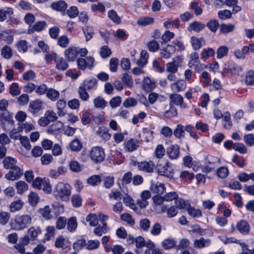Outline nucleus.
I'll use <instances>...</instances> for the list:
<instances>
[{
    "mask_svg": "<svg viewBox=\"0 0 254 254\" xmlns=\"http://www.w3.org/2000/svg\"><path fill=\"white\" fill-rule=\"evenodd\" d=\"M94 107L96 108L104 109L107 106L108 102L101 96H98L94 100Z\"/></svg>",
    "mask_w": 254,
    "mask_h": 254,
    "instance_id": "35",
    "label": "nucleus"
},
{
    "mask_svg": "<svg viewBox=\"0 0 254 254\" xmlns=\"http://www.w3.org/2000/svg\"><path fill=\"white\" fill-rule=\"evenodd\" d=\"M205 27V25L202 23L198 21H193L190 23L188 27L189 31H194L196 32H199L202 31Z\"/></svg>",
    "mask_w": 254,
    "mask_h": 254,
    "instance_id": "24",
    "label": "nucleus"
},
{
    "mask_svg": "<svg viewBox=\"0 0 254 254\" xmlns=\"http://www.w3.org/2000/svg\"><path fill=\"white\" fill-rule=\"evenodd\" d=\"M23 206V203L20 200H17L12 202L9 206L10 210L11 212H15L20 210Z\"/></svg>",
    "mask_w": 254,
    "mask_h": 254,
    "instance_id": "46",
    "label": "nucleus"
},
{
    "mask_svg": "<svg viewBox=\"0 0 254 254\" xmlns=\"http://www.w3.org/2000/svg\"><path fill=\"white\" fill-rule=\"evenodd\" d=\"M108 17L114 23L116 24H120L121 20L120 17L118 15L117 13L114 10H110L108 12Z\"/></svg>",
    "mask_w": 254,
    "mask_h": 254,
    "instance_id": "45",
    "label": "nucleus"
},
{
    "mask_svg": "<svg viewBox=\"0 0 254 254\" xmlns=\"http://www.w3.org/2000/svg\"><path fill=\"white\" fill-rule=\"evenodd\" d=\"M87 90L83 88L81 85L78 88V93L79 94L80 98L83 101H87L89 98V95L87 92Z\"/></svg>",
    "mask_w": 254,
    "mask_h": 254,
    "instance_id": "62",
    "label": "nucleus"
},
{
    "mask_svg": "<svg viewBox=\"0 0 254 254\" xmlns=\"http://www.w3.org/2000/svg\"><path fill=\"white\" fill-rule=\"evenodd\" d=\"M185 127L181 124H178L174 130L173 134L178 138L182 139L185 137Z\"/></svg>",
    "mask_w": 254,
    "mask_h": 254,
    "instance_id": "32",
    "label": "nucleus"
},
{
    "mask_svg": "<svg viewBox=\"0 0 254 254\" xmlns=\"http://www.w3.org/2000/svg\"><path fill=\"white\" fill-rule=\"evenodd\" d=\"M23 174V170L18 166H16L10 169L8 173L5 174L6 179L10 181H14L19 179Z\"/></svg>",
    "mask_w": 254,
    "mask_h": 254,
    "instance_id": "7",
    "label": "nucleus"
},
{
    "mask_svg": "<svg viewBox=\"0 0 254 254\" xmlns=\"http://www.w3.org/2000/svg\"><path fill=\"white\" fill-rule=\"evenodd\" d=\"M220 163V159L216 157L208 155L205 159V164L211 167L214 169L217 167Z\"/></svg>",
    "mask_w": 254,
    "mask_h": 254,
    "instance_id": "22",
    "label": "nucleus"
},
{
    "mask_svg": "<svg viewBox=\"0 0 254 254\" xmlns=\"http://www.w3.org/2000/svg\"><path fill=\"white\" fill-rule=\"evenodd\" d=\"M81 85L87 90H95L97 88V80L93 78L85 80Z\"/></svg>",
    "mask_w": 254,
    "mask_h": 254,
    "instance_id": "29",
    "label": "nucleus"
},
{
    "mask_svg": "<svg viewBox=\"0 0 254 254\" xmlns=\"http://www.w3.org/2000/svg\"><path fill=\"white\" fill-rule=\"evenodd\" d=\"M175 52V48L173 46L168 45L166 48L161 50L160 56L161 58L168 59Z\"/></svg>",
    "mask_w": 254,
    "mask_h": 254,
    "instance_id": "18",
    "label": "nucleus"
},
{
    "mask_svg": "<svg viewBox=\"0 0 254 254\" xmlns=\"http://www.w3.org/2000/svg\"><path fill=\"white\" fill-rule=\"evenodd\" d=\"M89 156L94 163H100L104 161L105 157L104 150L99 146L94 147L90 152Z\"/></svg>",
    "mask_w": 254,
    "mask_h": 254,
    "instance_id": "4",
    "label": "nucleus"
},
{
    "mask_svg": "<svg viewBox=\"0 0 254 254\" xmlns=\"http://www.w3.org/2000/svg\"><path fill=\"white\" fill-rule=\"evenodd\" d=\"M172 90L174 92L184 91L187 87V82L184 79H180L170 85Z\"/></svg>",
    "mask_w": 254,
    "mask_h": 254,
    "instance_id": "10",
    "label": "nucleus"
},
{
    "mask_svg": "<svg viewBox=\"0 0 254 254\" xmlns=\"http://www.w3.org/2000/svg\"><path fill=\"white\" fill-rule=\"evenodd\" d=\"M156 169L159 175L167 178H173L174 170L171 164L168 162H158Z\"/></svg>",
    "mask_w": 254,
    "mask_h": 254,
    "instance_id": "3",
    "label": "nucleus"
},
{
    "mask_svg": "<svg viewBox=\"0 0 254 254\" xmlns=\"http://www.w3.org/2000/svg\"><path fill=\"white\" fill-rule=\"evenodd\" d=\"M96 134L105 141L109 140L111 137V134L109 133L108 128L104 127H99L96 131Z\"/></svg>",
    "mask_w": 254,
    "mask_h": 254,
    "instance_id": "26",
    "label": "nucleus"
},
{
    "mask_svg": "<svg viewBox=\"0 0 254 254\" xmlns=\"http://www.w3.org/2000/svg\"><path fill=\"white\" fill-rule=\"evenodd\" d=\"M154 19L150 17H142L139 18L137 23L141 26H145L153 23Z\"/></svg>",
    "mask_w": 254,
    "mask_h": 254,
    "instance_id": "40",
    "label": "nucleus"
},
{
    "mask_svg": "<svg viewBox=\"0 0 254 254\" xmlns=\"http://www.w3.org/2000/svg\"><path fill=\"white\" fill-rule=\"evenodd\" d=\"M18 193H22L28 190V185L24 181H19L16 184Z\"/></svg>",
    "mask_w": 254,
    "mask_h": 254,
    "instance_id": "52",
    "label": "nucleus"
},
{
    "mask_svg": "<svg viewBox=\"0 0 254 254\" xmlns=\"http://www.w3.org/2000/svg\"><path fill=\"white\" fill-rule=\"evenodd\" d=\"M66 224H67V229L71 232L74 231L77 226L75 217L70 218Z\"/></svg>",
    "mask_w": 254,
    "mask_h": 254,
    "instance_id": "44",
    "label": "nucleus"
},
{
    "mask_svg": "<svg viewBox=\"0 0 254 254\" xmlns=\"http://www.w3.org/2000/svg\"><path fill=\"white\" fill-rule=\"evenodd\" d=\"M41 190H43L47 193L51 192L52 190V187L50 184L49 180L48 178H44V182H43Z\"/></svg>",
    "mask_w": 254,
    "mask_h": 254,
    "instance_id": "61",
    "label": "nucleus"
},
{
    "mask_svg": "<svg viewBox=\"0 0 254 254\" xmlns=\"http://www.w3.org/2000/svg\"><path fill=\"white\" fill-rule=\"evenodd\" d=\"M170 99L175 105L179 106L182 109H185L187 106L184 102V99L182 96L178 94H171L170 96Z\"/></svg>",
    "mask_w": 254,
    "mask_h": 254,
    "instance_id": "13",
    "label": "nucleus"
},
{
    "mask_svg": "<svg viewBox=\"0 0 254 254\" xmlns=\"http://www.w3.org/2000/svg\"><path fill=\"white\" fill-rule=\"evenodd\" d=\"M206 26L212 32H215L217 31L220 25L217 20L213 19L209 21L207 23Z\"/></svg>",
    "mask_w": 254,
    "mask_h": 254,
    "instance_id": "54",
    "label": "nucleus"
},
{
    "mask_svg": "<svg viewBox=\"0 0 254 254\" xmlns=\"http://www.w3.org/2000/svg\"><path fill=\"white\" fill-rule=\"evenodd\" d=\"M86 220L89 222V225L91 226H96L98 224V216L95 214H88L86 218Z\"/></svg>",
    "mask_w": 254,
    "mask_h": 254,
    "instance_id": "49",
    "label": "nucleus"
},
{
    "mask_svg": "<svg viewBox=\"0 0 254 254\" xmlns=\"http://www.w3.org/2000/svg\"><path fill=\"white\" fill-rule=\"evenodd\" d=\"M0 121L3 124L7 123L10 125H13L14 121L12 120V115L8 110L0 112Z\"/></svg>",
    "mask_w": 254,
    "mask_h": 254,
    "instance_id": "16",
    "label": "nucleus"
},
{
    "mask_svg": "<svg viewBox=\"0 0 254 254\" xmlns=\"http://www.w3.org/2000/svg\"><path fill=\"white\" fill-rule=\"evenodd\" d=\"M43 105V102L39 99L31 101L29 104V111L34 114H36L42 109Z\"/></svg>",
    "mask_w": 254,
    "mask_h": 254,
    "instance_id": "15",
    "label": "nucleus"
},
{
    "mask_svg": "<svg viewBox=\"0 0 254 254\" xmlns=\"http://www.w3.org/2000/svg\"><path fill=\"white\" fill-rule=\"evenodd\" d=\"M83 32L87 41H89L92 38L94 34V30L92 27L87 26L84 28L83 29Z\"/></svg>",
    "mask_w": 254,
    "mask_h": 254,
    "instance_id": "58",
    "label": "nucleus"
},
{
    "mask_svg": "<svg viewBox=\"0 0 254 254\" xmlns=\"http://www.w3.org/2000/svg\"><path fill=\"white\" fill-rule=\"evenodd\" d=\"M166 153L170 159H177L180 157V147L177 144H172L166 148Z\"/></svg>",
    "mask_w": 254,
    "mask_h": 254,
    "instance_id": "9",
    "label": "nucleus"
},
{
    "mask_svg": "<svg viewBox=\"0 0 254 254\" xmlns=\"http://www.w3.org/2000/svg\"><path fill=\"white\" fill-rule=\"evenodd\" d=\"M133 165L137 166L138 169L141 171L146 173H152L153 172L154 168V164L151 161H134Z\"/></svg>",
    "mask_w": 254,
    "mask_h": 254,
    "instance_id": "6",
    "label": "nucleus"
},
{
    "mask_svg": "<svg viewBox=\"0 0 254 254\" xmlns=\"http://www.w3.org/2000/svg\"><path fill=\"white\" fill-rule=\"evenodd\" d=\"M82 147V143L77 139H74L70 143V148L72 151H79Z\"/></svg>",
    "mask_w": 254,
    "mask_h": 254,
    "instance_id": "42",
    "label": "nucleus"
},
{
    "mask_svg": "<svg viewBox=\"0 0 254 254\" xmlns=\"http://www.w3.org/2000/svg\"><path fill=\"white\" fill-rule=\"evenodd\" d=\"M64 55L67 61L74 62L77 60L78 55L77 48L74 47L68 48L64 51Z\"/></svg>",
    "mask_w": 254,
    "mask_h": 254,
    "instance_id": "8",
    "label": "nucleus"
},
{
    "mask_svg": "<svg viewBox=\"0 0 254 254\" xmlns=\"http://www.w3.org/2000/svg\"><path fill=\"white\" fill-rule=\"evenodd\" d=\"M16 47L19 52L25 53L28 50V43L25 40H20L17 42Z\"/></svg>",
    "mask_w": 254,
    "mask_h": 254,
    "instance_id": "48",
    "label": "nucleus"
},
{
    "mask_svg": "<svg viewBox=\"0 0 254 254\" xmlns=\"http://www.w3.org/2000/svg\"><path fill=\"white\" fill-rule=\"evenodd\" d=\"M10 217V214L7 212L0 210V224L4 225L7 223Z\"/></svg>",
    "mask_w": 254,
    "mask_h": 254,
    "instance_id": "50",
    "label": "nucleus"
},
{
    "mask_svg": "<svg viewBox=\"0 0 254 254\" xmlns=\"http://www.w3.org/2000/svg\"><path fill=\"white\" fill-rule=\"evenodd\" d=\"M151 197V193L149 190H143L140 194V198L137 200V204L140 208H145L148 204L147 199Z\"/></svg>",
    "mask_w": 254,
    "mask_h": 254,
    "instance_id": "11",
    "label": "nucleus"
},
{
    "mask_svg": "<svg viewBox=\"0 0 254 254\" xmlns=\"http://www.w3.org/2000/svg\"><path fill=\"white\" fill-rule=\"evenodd\" d=\"M137 103V100L132 97L127 98L123 102V105L125 108H129L134 107Z\"/></svg>",
    "mask_w": 254,
    "mask_h": 254,
    "instance_id": "57",
    "label": "nucleus"
},
{
    "mask_svg": "<svg viewBox=\"0 0 254 254\" xmlns=\"http://www.w3.org/2000/svg\"><path fill=\"white\" fill-rule=\"evenodd\" d=\"M180 58L176 57L173 59L171 62L166 64V71L168 72L176 73L178 71Z\"/></svg>",
    "mask_w": 254,
    "mask_h": 254,
    "instance_id": "12",
    "label": "nucleus"
},
{
    "mask_svg": "<svg viewBox=\"0 0 254 254\" xmlns=\"http://www.w3.org/2000/svg\"><path fill=\"white\" fill-rule=\"evenodd\" d=\"M71 186L67 183H59L55 187L53 194L57 199L67 201L71 195Z\"/></svg>",
    "mask_w": 254,
    "mask_h": 254,
    "instance_id": "1",
    "label": "nucleus"
},
{
    "mask_svg": "<svg viewBox=\"0 0 254 254\" xmlns=\"http://www.w3.org/2000/svg\"><path fill=\"white\" fill-rule=\"evenodd\" d=\"M50 7L54 10L63 12L66 9L67 4L64 0H59L53 2L51 4Z\"/></svg>",
    "mask_w": 254,
    "mask_h": 254,
    "instance_id": "14",
    "label": "nucleus"
},
{
    "mask_svg": "<svg viewBox=\"0 0 254 254\" xmlns=\"http://www.w3.org/2000/svg\"><path fill=\"white\" fill-rule=\"evenodd\" d=\"M13 13V9L10 7H4L0 9V21H3L7 17L10 16Z\"/></svg>",
    "mask_w": 254,
    "mask_h": 254,
    "instance_id": "33",
    "label": "nucleus"
},
{
    "mask_svg": "<svg viewBox=\"0 0 254 254\" xmlns=\"http://www.w3.org/2000/svg\"><path fill=\"white\" fill-rule=\"evenodd\" d=\"M3 167L6 169H11L17 166V160L11 157H6L2 161Z\"/></svg>",
    "mask_w": 254,
    "mask_h": 254,
    "instance_id": "23",
    "label": "nucleus"
},
{
    "mask_svg": "<svg viewBox=\"0 0 254 254\" xmlns=\"http://www.w3.org/2000/svg\"><path fill=\"white\" fill-rule=\"evenodd\" d=\"M228 67L232 74H238L242 71V68L233 61H229L228 63Z\"/></svg>",
    "mask_w": 254,
    "mask_h": 254,
    "instance_id": "37",
    "label": "nucleus"
},
{
    "mask_svg": "<svg viewBox=\"0 0 254 254\" xmlns=\"http://www.w3.org/2000/svg\"><path fill=\"white\" fill-rule=\"evenodd\" d=\"M66 102L64 99L59 100L57 102V108L58 114L60 116H64L65 115L64 108L66 107Z\"/></svg>",
    "mask_w": 254,
    "mask_h": 254,
    "instance_id": "34",
    "label": "nucleus"
},
{
    "mask_svg": "<svg viewBox=\"0 0 254 254\" xmlns=\"http://www.w3.org/2000/svg\"><path fill=\"white\" fill-rule=\"evenodd\" d=\"M122 103V98L120 96H116L112 98L109 104L112 109L119 107Z\"/></svg>",
    "mask_w": 254,
    "mask_h": 254,
    "instance_id": "55",
    "label": "nucleus"
},
{
    "mask_svg": "<svg viewBox=\"0 0 254 254\" xmlns=\"http://www.w3.org/2000/svg\"><path fill=\"white\" fill-rule=\"evenodd\" d=\"M245 82L248 85H254V72L253 71H249L247 72Z\"/></svg>",
    "mask_w": 254,
    "mask_h": 254,
    "instance_id": "64",
    "label": "nucleus"
},
{
    "mask_svg": "<svg viewBox=\"0 0 254 254\" xmlns=\"http://www.w3.org/2000/svg\"><path fill=\"white\" fill-rule=\"evenodd\" d=\"M42 230L38 227L37 228L31 227L28 231V234L31 239L34 240L41 234Z\"/></svg>",
    "mask_w": 254,
    "mask_h": 254,
    "instance_id": "36",
    "label": "nucleus"
},
{
    "mask_svg": "<svg viewBox=\"0 0 254 254\" xmlns=\"http://www.w3.org/2000/svg\"><path fill=\"white\" fill-rule=\"evenodd\" d=\"M140 137L142 140L149 142L153 138L152 131L147 128L144 129L143 132L140 134Z\"/></svg>",
    "mask_w": 254,
    "mask_h": 254,
    "instance_id": "39",
    "label": "nucleus"
},
{
    "mask_svg": "<svg viewBox=\"0 0 254 254\" xmlns=\"http://www.w3.org/2000/svg\"><path fill=\"white\" fill-rule=\"evenodd\" d=\"M139 146V141L136 139H130L125 143V148L129 152L137 149Z\"/></svg>",
    "mask_w": 254,
    "mask_h": 254,
    "instance_id": "25",
    "label": "nucleus"
},
{
    "mask_svg": "<svg viewBox=\"0 0 254 254\" xmlns=\"http://www.w3.org/2000/svg\"><path fill=\"white\" fill-rule=\"evenodd\" d=\"M190 43L195 50H199L203 45H205V41L202 37L197 38L192 36L190 38Z\"/></svg>",
    "mask_w": 254,
    "mask_h": 254,
    "instance_id": "21",
    "label": "nucleus"
},
{
    "mask_svg": "<svg viewBox=\"0 0 254 254\" xmlns=\"http://www.w3.org/2000/svg\"><path fill=\"white\" fill-rule=\"evenodd\" d=\"M39 212L46 219H50L52 217L51 214V209L49 206H46L43 208L40 209Z\"/></svg>",
    "mask_w": 254,
    "mask_h": 254,
    "instance_id": "56",
    "label": "nucleus"
},
{
    "mask_svg": "<svg viewBox=\"0 0 254 254\" xmlns=\"http://www.w3.org/2000/svg\"><path fill=\"white\" fill-rule=\"evenodd\" d=\"M67 62L63 58L59 57L57 60H56V67L59 70H65L68 67Z\"/></svg>",
    "mask_w": 254,
    "mask_h": 254,
    "instance_id": "30",
    "label": "nucleus"
},
{
    "mask_svg": "<svg viewBox=\"0 0 254 254\" xmlns=\"http://www.w3.org/2000/svg\"><path fill=\"white\" fill-rule=\"evenodd\" d=\"M162 246L165 249L168 250L174 247L176 243L173 239H166L162 242Z\"/></svg>",
    "mask_w": 254,
    "mask_h": 254,
    "instance_id": "41",
    "label": "nucleus"
},
{
    "mask_svg": "<svg viewBox=\"0 0 254 254\" xmlns=\"http://www.w3.org/2000/svg\"><path fill=\"white\" fill-rule=\"evenodd\" d=\"M250 226L249 223L245 220H240L236 225V229L239 232L243 234H247L250 231Z\"/></svg>",
    "mask_w": 254,
    "mask_h": 254,
    "instance_id": "17",
    "label": "nucleus"
},
{
    "mask_svg": "<svg viewBox=\"0 0 254 254\" xmlns=\"http://www.w3.org/2000/svg\"><path fill=\"white\" fill-rule=\"evenodd\" d=\"M228 52V47L225 46H221L218 48L216 51L217 58L218 59H221L226 56Z\"/></svg>",
    "mask_w": 254,
    "mask_h": 254,
    "instance_id": "53",
    "label": "nucleus"
},
{
    "mask_svg": "<svg viewBox=\"0 0 254 254\" xmlns=\"http://www.w3.org/2000/svg\"><path fill=\"white\" fill-rule=\"evenodd\" d=\"M192 231L199 234L200 236H204L208 235L209 236H211L213 235V232L209 229H202L198 225H194L192 227Z\"/></svg>",
    "mask_w": 254,
    "mask_h": 254,
    "instance_id": "31",
    "label": "nucleus"
},
{
    "mask_svg": "<svg viewBox=\"0 0 254 254\" xmlns=\"http://www.w3.org/2000/svg\"><path fill=\"white\" fill-rule=\"evenodd\" d=\"M47 97L52 101H56L60 96L59 91L54 88H48L46 92Z\"/></svg>",
    "mask_w": 254,
    "mask_h": 254,
    "instance_id": "38",
    "label": "nucleus"
},
{
    "mask_svg": "<svg viewBox=\"0 0 254 254\" xmlns=\"http://www.w3.org/2000/svg\"><path fill=\"white\" fill-rule=\"evenodd\" d=\"M151 190L153 193L159 195L164 192L166 189L163 184L157 183L156 184H152L151 186Z\"/></svg>",
    "mask_w": 254,
    "mask_h": 254,
    "instance_id": "28",
    "label": "nucleus"
},
{
    "mask_svg": "<svg viewBox=\"0 0 254 254\" xmlns=\"http://www.w3.org/2000/svg\"><path fill=\"white\" fill-rule=\"evenodd\" d=\"M0 39L6 41L8 44H11L13 41V36L9 34L6 31H2L0 33Z\"/></svg>",
    "mask_w": 254,
    "mask_h": 254,
    "instance_id": "60",
    "label": "nucleus"
},
{
    "mask_svg": "<svg viewBox=\"0 0 254 254\" xmlns=\"http://www.w3.org/2000/svg\"><path fill=\"white\" fill-rule=\"evenodd\" d=\"M210 243V239H204L203 238H201L198 240H194V247L197 249H201L209 246Z\"/></svg>",
    "mask_w": 254,
    "mask_h": 254,
    "instance_id": "27",
    "label": "nucleus"
},
{
    "mask_svg": "<svg viewBox=\"0 0 254 254\" xmlns=\"http://www.w3.org/2000/svg\"><path fill=\"white\" fill-rule=\"evenodd\" d=\"M112 54L111 49L107 46H103L100 49V55L103 59L109 57Z\"/></svg>",
    "mask_w": 254,
    "mask_h": 254,
    "instance_id": "51",
    "label": "nucleus"
},
{
    "mask_svg": "<svg viewBox=\"0 0 254 254\" xmlns=\"http://www.w3.org/2000/svg\"><path fill=\"white\" fill-rule=\"evenodd\" d=\"M31 221V217L28 214L17 215L15 217L13 228L17 230H23L30 225Z\"/></svg>",
    "mask_w": 254,
    "mask_h": 254,
    "instance_id": "2",
    "label": "nucleus"
},
{
    "mask_svg": "<svg viewBox=\"0 0 254 254\" xmlns=\"http://www.w3.org/2000/svg\"><path fill=\"white\" fill-rule=\"evenodd\" d=\"M190 61L188 63L190 67H193L195 64L199 63V56L197 52H193L190 55Z\"/></svg>",
    "mask_w": 254,
    "mask_h": 254,
    "instance_id": "47",
    "label": "nucleus"
},
{
    "mask_svg": "<svg viewBox=\"0 0 254 254\" xmlns=\"http://www.w3.org/2000/svg\"><path fill=\"white\" fill-rule=\"evenodd\" d=\"M88 184L95 186L98 185L101 182L100 177L98 175H93L87 179Z\"/></svg>",
    "mask_w": 254,
    "mask_h": 254,
    "instance_id": "63",
    "label": "nucleus"
},
{
    "mask_svg": "<svg viewBox=\"0 0 254 254\" xmlns=\"http://www.w3.org/2000/svg\"><path fill=\"white\" fill-rule=\"evenodd\" d=\"M73 249L78 251L85 247L86 248V243L84 239H80L76 241L73 245Z\"/></svg>",
    "mask_w": 254,
    "mask_h": 254,
    "instance_id": "59",
    "label": "nucleus"
},
{
    "mask_svg": "<svg viewBox=\"0 0 254 254\" xmlns=\"http://www.w3.org/2000/svg\"><path fill=\"white\" fill-rule=\"evenodd\" d=\"M94 59L91 56L87 57L86 59L78 58L76 60L77 67L79 69L84 70L86 68L91 69L94 66Z\"/></svg>",
    "mask_w": 254,
    "mask_h": 254,
    "instance_id": "5",
    "label": "nucleus"
},
{
    "mask_svg": "<svg viewBox=\"0 0 254 254\" xmlns=\"http://www.w3.org/2000/svg\"><path fill=\"white\" fill-rule=\"evenodd\" d=\"M110 231L107 223H103L96 227L93 231L94 234L97 236L101 237L103 234L107 233Z\"/></svg>",
    "mask_w": 254,
    "mask_h": 254,
    "instance_id": "20",
    "label": "nucleus"
},
{
    "mask_svg": "<svg viewBox=\"0 0 254 254\" xmlns=\"http://www.w3.org/2000/svg\"><path fill=\"white\" fill-rule=\"evenodd\" d=\"M156 86L154 80H151L149 77H146L144 79L142 84L143 89L146 91L149 92L152 90Z\"/></svg>",
    "mask_w": 254,
    "mask_h": 254,
    "instance_id": "19",
    "label": "nucleus"
},
{
    "mask_svg": "<svg viewBox=\"0 0 254 254\" xmlns=\"http://www.w3.org/2000/svg\"><path fill=\"white\" fill-rule=\"evenodd\" d=\"M235 27V25L232 24H221L220 25V32L222 33H228L232 32Z\"/></svg>",
    "mask_w": 254,
    "mask_h": 254,
    "instance_id": "43",
    "label": "nucleus"
}]
</instances>
